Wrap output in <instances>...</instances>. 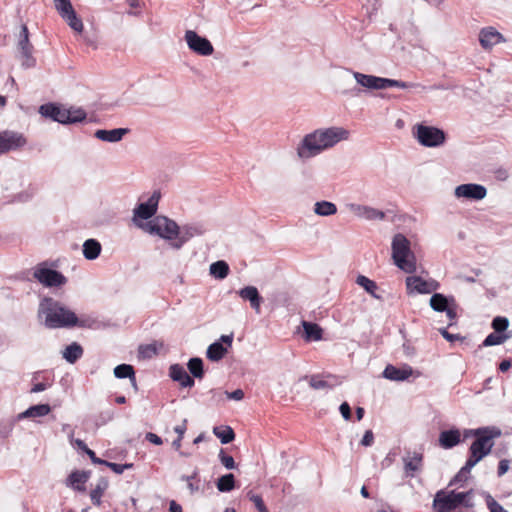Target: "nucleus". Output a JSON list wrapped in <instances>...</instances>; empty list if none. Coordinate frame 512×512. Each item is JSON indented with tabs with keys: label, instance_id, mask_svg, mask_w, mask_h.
I'll return each mask as SVG.
<instances>
[{
	"label": "nucleus",
	"instance_id": "f257e3e1",
	"mask_svg": "<svg viewBox=\"0 0 512 512\" xmlns=\"http://www.w3.org/2000/svg\"><path fill=\"white\" fill-rule=\"evenodd\" d=\"M350 132L343 127L317 129L303 137L297 147V155L305 160L319 155L341 141L347 140Z\"/></svg>",
	"mask_w": 512,
	"mask_h": 512
},
{
	"label": "nucleus",
	"instance_id": "f03ea898",
	"mask_svg": "<svg viewBox=\"0 0 512 512\" xmlns=\"http://www.w3.org/2000/svg\"><path fill=\"white\" fill-rule=\"evenodd\" d=\"M38 317L44 318V326L48 329L73 328V324L76 323V314L51 297L41 299Z\"/></svg>",
	"mask_w": 512,
	"mask_h": 512
},
{
	"label": "nucleus",
	"instance_id": "7ed1b4c3",
	"mask_svg": "<svg viewBox=\"0 0 512 512\" xmlns=\"http://www.w3.org/2000/svg\"><path fill=\"white\" fill-rule=\"evenodd\" d=\"M501 436V430L496 426H484L481 434L476 437L468 449V465L475 466L489 455L494 446V439Z\"/></svg>",
	"mask_w": 512,
	"mask_h": 512
},
{
	"label": "nucleus",
	"instance_id": "20e7f679",
	"mask_svg": "<svg viewBox=\"0 0 512 512\" xmlns=\"http://www.w3.org/2000/svg\"><path fill=\"white\" fill-rule=\"evenodd\" d=\"M392 259L394 264L408 274L416 272V256L411 250L409 239L402 233L394 235L391 244Z\"/></svg>",
	"mask_w": 512,
	"mask_h": 512
},
{
	"label": "nucleus",
	"instance_id": "39448f33",
	"mask_svg": "<svg viewBox=\"0 0 512 512\" xmlns=\"http://www.w3.org/2000/svg\"><path fill=\"white\" fill-rule=\"evenodd\" d=\"M145 232L151 235H157L167 241L171 245L178 232V224L166 216H155L149 221L139 225Z\"/></svg>",
	"mask_w": 512,
	"mask_h": 512
},
{
	"label": "nucleus",
	"instance_id": "423d86ee",
	"mask_svg": "<svg viewBox=\"0 0 512 512\" xmlns=\"http://www.w3.org/2000/svg\"><path fill=\"white\" fill-rule=\"evenodd\" d=\"M353 76L359 85L373 90H383L391 87L408 89L414 86V84L410 82L383 78L374 75L363 74L360 72H353Z\"/></svg>",
	"mask_w": 512,
	"mask_h": 512
},
{
	"label": "nucleus",
	"instance_id": "0eeeda50",
	"mask_svg": "<svg viewBox=\"0 0 512 512\" xmlns=\"http://www.w3.org/2000/svg\"><path fill=\"white\" fill-rule=\"evenodd\" d=\"M413 135L425 147H439L446 140V134L442 129L424 124L414 126Z\"/></svg>",
	"mask_w": 512,
	"mask_h": 512
},
{
	"label": "nucleus",
	"instance_id": "6e6552de",
	"mask_svg": "<svg viewBox=\"0 0 512 512\" xmlns=\"http://www.w3.org/2000/svg\"><path fill=\"white\" fill-rule=\"evenodd\" d=\"M33 277L45 287H61L67 283V278L59 271L49 267L47 261L39 263L33 272Z\"/></svg>",
	"mask_w": 512,
	"mask_h": 512
},
{
	"label": "nucleus",
	"instance_id": "1a4fd4ad",
	"mask_svg": "<svg viewBox=\"0 0 512 512\" xmlns=\"http://www.w3.org/2000/svg\"><path fill=\"white\" fill-rule=\"evenodd\" d=\"M184 38L189 49L198 55L209 56L214 52L211 42L193 30H187Z\"/></svg>",
	"mask_w": 512,
	"mask_h": 512
},
{
	"label": "nucleus",
	"instance_id": "9d476101",
	"mask_svg": "<svg viewBox=\"0 0 512 512\" xmlns=\"http://www.w3.org/2000/svg\"><path fill=\"white\" fill-rule=\"evenodd\" d=\"M27 143L23 134L12 131L4 130L0 132V155L6 154L9 151L22 148Z\"/></svg>",
	"mask_w": 512,
	"mask_h": 512
},
{
	"label": "nucleus",
	"instance_id": "9b49d317",
	"mask_svg": "<svg viewBox=\"0 0 512 512\" xmlns=\"http://www.w3.org/2000/svg\"><path fill=\"white\" fill-rule=\"evenodd\" d=\"M408 293L429 294L439 289L440 284L435 280H425L420 276H408L406 278Z\"/></svg>",
	"mask_w": 512,
	"mask_h": 512
},
{
	"label": "nucleus",
	"instance_id": "f8f14e48",
	"mask_svg": "<svg viewBox=\"0 0 512 512\" xmlns=\"http://www.w3.org/2000/svg\"><path fill=\"white\" fill-rule=\"evenodd\" d=\"M203 233L204 229L201 225L186 224L181 227L178 225V232L174 241L171 242V247L178 250L191 238L202 235Z\"/></svg>",
	"mask_w": 512,
	"mask_h": 512
},
{
	"label": "nucleus",
	"instance_id": "ddd939ff",
	"mask_svg": "<svg viewBox=\"0 0 512 512\" xmlns=\"http://www.w3.org/2000/svg\"><path fill=\"white\" fill-rule=\"evenodd\" d=\"M486 195L487 189L483 185L475 183L461 184L455 189V196L457 198L479 201L484 199Z\"/></svg>",
	"mask_w": 512,
	"mask_h": 512
},
{
	"label": "nucleus",
	"instance_id": "4468645a",
	"mask_svg": "<svg viewBox=\"0 0 512 512\" xmlns=\"http://www.w3.org/2000/svg\"><path fill=\"white\" fill-rule=\"evenodd\" d=\"M160 197V192L154 191L146 202L138 204L134 209L135 217L149 221L157 212Z\"/></svg>",
	"mask_w": 512,
	"mask_h": 512
},
{
	"label": "nucleus",
	"instance_id": "2eb2a0df",
	"mask_svg": "<svg viewBox=\"0 0 512 512\" xmlns=\"http://www.w3.org/2000/svg\"><path fill=\"white\" fill-rule=\"evenodd\" d=\"M233 342V335H222L218 341L210 344L206 356L209 360L217 362L220 361L227 353V347H230Z\"/></svg>",
	"mask_w": 512,
	"mask_h": 512
},
{
	"label": "nucleus",
	"instance_id": "dca6fc26",
	"mask_svg": "<svg viewBox=\"0 0 512 512\" xmlns=\"http://www.w3.org/2000/svg\"><path fill=\"white\" fill-rule=\"evenodd\" d=\"M343 382V377L333 374L312 375L309 380V385L316 390L332 389Z\"/></svg>",
	"mask_w": 512,
	"mask_h": 512
},
{
	"label": "nucleus",
	"instance_id": "f3484780",
	"mask_svg": "<svg viewBox=\"0 0 512 512\" xmlns=\"http://www.w3.org/2000/svg\"><path fill=\"white\" fill-rule=\"evenodd\" d=\"M504 36L494 27L482 28L479 32V42L483 49L489 50L496 44L505 42Z\"/></svg>",
	"mask_w": 512,
	"mask_h": 512
},
{
	"label": "nucleus",
	"instance_id": "a211bd4d",
	"mask_svg": "<svg viewBox=\"0 0 512 512\" xmlns=\"http://www.w3.org/2000/svg\"><path fill=\"white\" fill-rule=\"evenodd\" d=\"M54 382V376L51 371H38L32 378L31 393H38L48 389Z\"/></svg>",
	"mask_w": 512,
	"mask_h": 512
},
{
	"label": "nucleus",
	"instance_id": "6ab92c4d",
	"mask_svg": "<svg viewBox=\"0 0 512 512\" xmlns=\"http://www.w3.org/2000/svg\"><path fill=\"white\" fill-rule=\"evenodd\" d=\"M169 376L175 382H178L182 387L191 388L194 386L195 381L186 369L180 364H173L169 368Z\"/></svg>",
	"mask_w": 512,
	"mask_h": 512
},
{
	"label": "nucleus",
	"instance_id": "aec40b11",
	"mask_svg": "<svg viewBox=\"0 0 512 512\" xmlns=\"http://www.w3.org/2000/svg\"><path fill=\"white\" fill-rule=\"evenodd\" d=\"M237 293L243 300L249 301L251 308H253L257 313L260 312L263 298L255 286H245Z\"/></svg>",
	"mask_w": 512,
	"mask_h": 512
},
{
	"label": "nucleus",
	"instance_id": "412c9836",
	"mask_svg": "<svg viewBox=\"0 0 512 512\" xmlns=\"http://www.w3.org/2000/svg\"><path fill=\"white\" fill-rule=\"evenodd\" d=\"M433 508L436 512H451L456 509L449 492L443 489L435 494Z\"/></svg>",
	"mask_w": 512,
	"mask_h": 512
},
{
	"label": "nucleus",
	"instance_id": "4be33fe9",
	"mask_svg": "<svg viewBox=\"0 0 512 512\" xmlns=\"http://www.w3.org/2000/svg\"><path fill=\"white\" fill-rule=\"evenodd\" d=\"M438 441L443 449H452L461 443V432L455 427L441 431Z\"/></svg>",
	"mask_w": 512,
	"mask_h": 512
},
{
	"label": "nucleus",
	"instance_id": "5701e85b",
	"mask_svg": "<svg viewBox=\"0 0 512 512\" xmlns=\"http://www.w3.org/2000/svg\"><path fill=\"white\" fill-rule=\"evenodd\" d=\"M18 49L20 53L21 65L24 68H33L36 65V58L33 56L34 47L30 40L26 43L18 41Z\"/></svg>",
	"mask_w": 512,
	"mask_h": 512
},
{
	"label": "nucleus",
	"instance_id": "b1692460",
	"mask_svg": "<svg viewBox=\"0 0 512 512\" xmlns=\"http://www.w3.org/2000/svg\"><path fill=\"white\" fill-rule=\"evenodd\" d=\"M412 372L413 370L410 366L398 368L389 364L383 371V377L393 381H404L412 375Z\"/></svg>",
	"mask_w": 512,
	"mask_h": 512
},
{
	"label": "nucleus",
	"instance_id": "393cba45",
	"mask_svg": "<svg viewBox=\"0 0 512 512\" xmlns=\"http://www.w3.org/2000/svg\"><path fill=\"white\" fill-rule=\"evenodd\" d=\"M128 132L127 128L99 129L95 132L94 136L101 141L115 143L121 141Z\"/></svg>",
	"mask_w": 512,
	"mask_h": 512
},
{
	"label": "nucleus",
	"instance_id": "a878e982",
	"mask_svg": "<svg viewBox=\"0 0 512 512\" xmlns=\"http://www.w3.org/2000/svg\"><path fill=\"white\" fill-rule=\"evenodd\" d=\"M90 475V471L75 470L69 475L67 481L75 490L84 492L86 490L85 484L89 480Z\"/></svg>",
	"mask_w": 512,
	"mask_h": 512
},
{
	"label": "nucleus",
	"instance_id": "bb28decb",
	"mask_svg": "<svg viewBox=\"0 0 512 512\" xmlns=\"http://www.w3.org/2000/svg\"><path fill=\"white\" fill-rule=\"evenodd\" d=\"M404 469L407 477H414L416 472H419L423 466V454L415 452L412 458H403Z\"/></svg>",
	"mask_w": 512,
	"mask_h": 512
},
{
	"label": "nucleus",
	"instance_id": "cd10ccee",
	"mask_svg": "<svg viewBox=\"0 0 512 512\" xmlns=\"http://www.w3.org/2000/svg\"><path fill=\"white\" fill-rule=\"evenodd\" d=\"M456 303L453 296H446L441 293H434L430 298V306L437 312H444L452 304Z\"/></svg>",
	"mask_w": 512,
	"mask_h": 512
},
{
	"label": "nucleus",
	"instance_id": "c85d7f7f",
	"mask_svg": "<svg viewBox=\"0 0 512 512\" xmlns=\"http://www.w3.org/2000/svg\"><path fill=\"white\" fill-rule=\"evenodd\" d=\"M453 503L457 508L459 507H466L471 508L473 507L472 497H473V490H469L466 492H456L455 490L448 491Z\"/></svg>",
	"mask_w": 512,
	"mask_h": 512
},
{
	"label": "nucleus",
	"instance_id": "c756f323",
	"mask_svg": "<svg viewBox=\"0 0 512 512\" xmlns=\"http://www.w3.org/2000/svg\"><path fill=\"white\" fill-rule=\"evenodd\" d=\"M354 211L358 216L367 220H383L385 218L383 211L365 205H357Z\"/></svg>",
	"mask_w": 512,
	"mask_h": 512
},
{
	"label": "nucleus",
	"instance_id": "7c9ffc66",
	"mask_svg": "<svg viewBox=\"0 0 512 512\" xmlns=\"http://www.w3.org/2000/svg\"><path fill=\"white\" fill-rule=\"evenodd\" d=\"M102 251L100 242L96 239H87L83 243V255L87 260H95Z\"/></svg>",
	"mask_w": 512,
	"mask_h": 512
},
{
	"label": "nucleus",
	"instance_id": "2f4dec72",
	"mask_svg": "<svg viewBox=\"0 0 512 512\" xmlns=\"http://www.w3.org/2000/svg\"><path fill=\"white\" fill-rule=\"evenodd\" d=\"M51 407L48 404H37L29 407L18 415V419L43 417L50 413Z\"/></svg>",
	"mask_w": 512,
	"mask_h": 512
},
{
	"label": "nucleus",
	"instance_id": "473e14b6",
	"mask_svg": "<svg viewBox=\"0 0 512 512\" xmlns=\"http://www.w3.org/2000/svg\"><path fill=\"white\" fill-rule=\"evenodd\" d=\"M83 353V347L79 343L73 342L64 349L63 358L68 363L74 364L83 356Z\"/></svg>",
	"mask_w": 512,
	"mask_h": 512
},
{
	"label": "nucleus",
	"instance_id": "72a5a7b5",
	"mask_svg": "<svg viewBox=\"0 0 512 512\" xmlns=\"http://www.w3.org/2000/svg\"><path fill=\"white\" fill-rule=\"evenodd\" d=\"M304 336L308 341H318L322 339L323 330L317 324L313 322H303Z\"/></svg>",
	"mask_w": 512,
	"mask_h": 512
},
{
	"label": "nucleus",
	"instance_id": "f704fd0d",
	"mask_svg": "<svg viewBox=\"0 0 512 512\" xmlns=\"http://www.w3.org/2000/svg\"><path fill=\"white\" fill-rule=\"evenodd\" d=\"M108 480L104 477L100 478L97 485L94 489L90 492V498L92 501V504L99 507L102 504L101 498L108 488Z\"/></svg>",
	"mask_w": 512,
	"mask_h": 512
},
{
	"label": "nucleus",
	"instance_id": "c9c22d12",
	"mask_svg": "<svg viewBox=\"0 0 512 512\" xmlns=\"http://www.w3.org/2000/svg\"><path fill=\"white\" fill-rule=\"evenodd\" d=\"M213 433L222 444H228L235 439V432L230 426H216Z\"/></svg>",
	"mask_w": 512,
	"mask_h": 512
},
{
	"label": "nucleus",
	"instance_id": "e433bc0d",
	"mask_svg": "<svg viewBox=\"0 0 512 512\" xmlns=\"http://www.w3.org/2000/svg\"><path fill=\"white\" fill-rule=\"evenodd\" d=\"M230 271L229 265L223 260L216 261L210 265V274L216 279H224Z\"/></svg>",
	"mask_w": 512,
	"mask_h": 512
},
{
	"label": "nucleus",
	"instance_id": "4c0bfd02",
	"mask_svg": "<svg viewBox=\"0 0 512 512\" xmlns=\"http://www.w3.org/2000/svg\"><path fill=\"white\" fill-rule=\"evenodd\" d=\"M163 347L162 343H151L146 345H140L138 349L139 357L143 359H151L158 355L159 350Z\"/></svg>",
	"mask_w": 512,
	"mask_h": 512
},
{
	"label": "nucleus",
	"instance_id": "58836bf2",
	"mask_svg": "<svg viewBox=\"0 0 512 512\" xmlns=\"http://www.w3.org/2000/svg\"><path fill=\"white\" fill-rule=\"evenodd\" d=\"M314 212L319 216H331L337 213V207L329 201H319L314 205Z\"/></svg>",
	"mask_w": 512,
	"mask_h": 512
},
{
	"label": "nucleus",
	"instance_id": "ea45409f",
	"mask_svg": "<svg viewBox=\"0 0 512 512\" xmlns=\"http://www.w3.org/2000/svg\"><path fill=\"white\" fill-rule=\"evenodd\" d=\"M235 477L232 473L225 474L218 478L216 487L220 492H230L235 488Z\"/></svg>",
	"mask_w": 512,
	"mask_h": 512
},
{
	"label": "nucleus",
	"instance_id": "a19ab883",
	"mask_svg": "<svg viewBox=\"0 0 512 512\" xmlns=\"http://www.w3.org/2000/svg\"><path fill=\"white\" fill-rule=\"evenodd\" d=\"M189 372L192 374L191 377L202 379L204 377V363L201 358H191L187 364Z\"/></svg>",
	"mask_w": 512,
	"mask_h": 512
},
{
	"label": "nucleus",
	"instance_id": "79ce46f5",
	"mask_svg": "<svg viewBox=\"0 0 512 512\" xmlns=\"http://www.w3.org/2000/svg\"><path fill=\"white\" fill-rule=\"evenodd\" d=\"M356 283L359 286H361L371 296H373L376 299H380V296H378L376 294V290L378 289V286L375 281L369 279L368 277H366L364 275H359L356 278Z\"/></svg>",
	"mask_w": 512,
	"mask_h": 512
},
{
	"label": "nucleus",
	"instance_id": "37998d69",
	"mask_svg": "<svg viewBox=\"0 0 512 512\" xmlns=\"http://www.w3.org/2000/svg\"><path fill=\"white\" fill-rule=\"evenodd\" d=\"M67 24L76 32H82L83 31V22L82 20L77 16L74 9H71V11L64 13L60 15Z\"/></svg>",
	"mask_w": 512,
	"mask_h": 512
},
{
	"label": "nucleus",
	"instance_id": "c03bdc74",
	"mask_svg": "<svg viewBox=\"0 0 512 512\" xmlns=\"http://www.w3.org/2000/svg\"><path fill=\"white\" fill-rule=\"evenodd\" d=\"M181 480L185 481L187 483V487L190 490L191 494L198 492L201 488V486H200L201 480H200V475H199L198 469H195L193 471V473L189 476L183 475L181 477Z\"/></svg>",
	"mask_w": 512,
	"mask_h": 512
},
{
	"label": "nucleus",
	"instance_id": "a18cd8bd",
	"mask_svg": "<svg viewBox=\"0 0 512 512\" xmlns=\"http://www.w3.org/2000/svg\"><path fill=\"white\" fill-rule=\"evenodd\" d=\"M135 369L130 364H119L114 368V375L116 378L134 380Z\"/></svg>",
	"mask_w": 512,
	"mask_h": 512
},
{
	"label": "nucleus",
	"instance_id": "49530a36",
	"mask_svg": "<svg viewBox=\"0 0 512 512\" xmlns=\"http://www.w3.org/2000/svg\"><path fill=\"white\" fill-rule=\"evenodd\" d=\"M474 464L468 465V460H466L464 466L458 471V473L450 480L449 486H455L460 482H465L470 474L471 469L474 467Z\"/></svg>",
	"mask_w": 512,
	"mask_h": 512
},
{
	"label": "nucleus",
	"instance_id": "de8ad7c7",
	"mask_svg": "<svg viewBox=\"0 0 512 512\" xmlns=\"http://www.w3.org/2000/svg\"><path fill=\"white\" fill-rule=\"evenodd\" d=\"M59 105L54 103L43 104L39 108V112L42 116L52 119L57 122L59 114Z\"/></svg>",
	"mask_w": 512,
	"mask_h": 512
},
{
	"label": "nucleus",
	"instance_id": "09e8293b",
	"mask_svg": "<svg viewBox=\"0 0 512 512\" xmlns=\"http://www.w3.org/2000/svg\"><path fill=\"white\" fill-rule=\"evenodd\" d=\"M59 105L54 103L43 104L39 108V112L42 116L52 119L57 122L59 114Z\"/></svg>",
	"mask_w": 512,
	"mask_h": 512
},
{
	"label": "nucleus",
	"instance_id": "8fccbe9b",
	"mask_svg": "<svg viewBox=\"0 0 512 512\" xmlns=\"http://www.w3.org/2000/svg\"><path fill=\"white\" fill-rule=\"evenodd\" d=\"M509 337H510V335H508V334H499L496 332H492L489 335H487V337L484 339L483 346L488 347V346L500 345V344L504 343Z\"/></svg>",
	"mask_w": 512,
	"mask_h": 512
},
{
	"label": "nucleus",
	"instance_id": "3c124183",
	"mask_svg": "<svg viewBox=\"0 0 512 512\" xmlns=\"http://www.w3.org/2000/svg\"><path fill=\"white\" fill-rule=\"evenodd\" d=\"M491 326L494 332L499 334H505L504 332L507 330L509 326V321L506 317L496 316L491 323Z\"/></svg>",
	"mask_w": 512,
	"mask_h": 512
},
{
	"label": "nucleus",
	"instance_id": "603ef678",
	"mask_svg": "<svg viewBox=\"0 0 512 512\" xmlns=\"http://www.w3.org/2000/svg\"><path fill=\"white\" fill-rule=\"evenodd\" d=\"M76 323L73 324V327H80V328H95L97 324V320L91 316L83 315L78 317L76 315Z\"/></svg>",
	"mask_w": 512,
	"mask_h": 512
},
{
	"label": "nucleus",
	"instance_id": "864d4df0",
	"mask_svg": "<svg viewBox=\"0 0 512 512\" xmlns=\"http://www.w3.org/2000/svg\"><path fill=\"white\" fill-rule=\"evenodd\" d=\"M69 124H76L85 121L87 113L82 108H69Z\"/></svg>",
	"mask_w": 512,
	"mask_h": 512
},
{
	"label": "nucleus",
	"instance_id": "5fc2aeb1",
	"mask_svg": "<svg viewBox=\"0 0 512 512\" xmlns=\"http://www.w3.org/2000/svg\"><path fill=\"white\" fill-rule=\"evenodd\" d=\"M126 3L130 7V9L127 11V14L131 16H140L141 10L145 6L143 0H126Z\"/></svg>",
	"mask_w": 512,
	"mask_h": 512
},
{
	"label": "nucleus",
	"instance_id": "6e6d98bb",
	"mask_svg": "<svg viewBox=\"0 0 512 512\" xmlns=\"http://www.w3.org/2000/svg\"><path fill=\"white\" fill-rule=\"evenodd\" d=\"M247 497L250 501H252L255 505V508L258 510V512H269L268 508L266 507L263 498L258 495L254 494L252 491H249L247 493Z\"/></svg>",
	"mask_w": 512,
	"mask_h": 512
},
{
	"label": "nucleus",
	"instance_id": "4d7b16f0",
	"mask_svg": "<svg viewBox=\"0 0 512 512\" xmlns=\"http://www.w3.org/2000/svg\"><path fill=\"white\" fill-rule=\"evenodd\" d=\"M219 459L222 465L227 469H234L236 467L234 458L231 455L226 454L224 449H220Z\"/></svg>",
	"mask_w": 512,
	"mask_h": 512
},
{
	"label": "nucleus",
	"instance_id": "13d9d810",
	"mask_svg": "<svg viewBox=\"0 0 512 512\" xmlns=\"http://www.w3.org/2000/svg\"><path fill=\"white\" fill-rule=\"evenodd\" d=\"M55 3V8L58 11L59 15L67 13L74 9L70 0H53Z\"/></svg>",
	"mask_w": 512,
	"mask_h": 512
},
{
	"label": "nucleus",
	"instance_id": "bf43d9fd",
	"mask_svg": "<svg viewBox=\"0 0 512 512\" xmlns=\"http://www.w3.org/2000/svg\"><path fill=\"white\" fill-rule=\"evenodd\" d=\"M105 466L109 467L116 474H122L126 469L133 468V463L118 464L107 461Z\"/></svg>",
	"mask_w": 512,
	"mask_h": 512
},
{
	"label": "nucleus",
	"instance_id": "052dcab7",
	"mask_svg": "<svg viewBox=\"0 0 512 512\" xmlns=\"http://www.w3.org/2000/svg\"><path fill=\"white\" fill-rule=\"evenodd\" d=\"M486 504L490 512H508L490 495L486 498Z\"/></svg>",
	"mask_w": 512,
	"mask_h": 512
},
{
	"label": "nucleus",
	"instance_id": "680f3d73",
	"mask_svg": "<svg viewBox=\"0 0 512 512\" xmlns=\"http://www.w3.org/2000/svg\"><path fill=\"white\" fill-rule=\"evenodd\" d=\"M339 411L345 420H347V421L351 420V418H352L351 407L347 402H343L340 405Z\"/></svg>",
	"mask_w": 512,
	"mask_h": 512
},
{
	"label": "nucleus",
	"instance_id": "e2e57ef3",
	"mask_svg": "<svg viewBox=\"0 0 512 512\" xmlns=\"http://www.w3.org/2000/svg\"><path fill=\"white\" fill-rule=\"evenodd\" d=\"M439 332L443 336V338H445L447 341L451 343L462 339V337L459 334L449 333L446 328H440Z\"/></svg>",
	"mask_w": 512,
	"mask_h": 512
},
{
	"label": "nucleus",
	"instance_id": "0e129e2a",
	"mask_svg": "<svg viewBox=\"0 0 512 512\" xmlns=\"http://www.w3.org/2000/svg\"><path fill=\"white\" fill-rule=\"evenodd\" d=\"M483 431V427H479V428H476V429H464L463 430V438L464 439H468V438H476L478 437L481 432Z\"/></svg>",
	"mask_w": 512,
	"mask_h": 512
},
{
	"label": "nucleus",
	"instance_id": "69168bd1",
	"mask_svg": "<svg viewBox=\"0 0 512 512\" xmlns=\"http://www.w3.org/2000/svg\"><path fill=\"white\" fill-rule=\"evenodd\" d=\"M69 115H70V112L68 109L59 107V114H58L57 122H59L61 124H69Z\"/></svg>",
	"mask_w": 512,
	"mask_h": 512
},
{
	"label": "nucleus",
	"instance_id": "338daca9",
	"mask_svg": "<svg viewBox=\"0 0 512 512\" xmlns=\"http://www.w3.org/2000/svg\"><path fill=\"white\" fill-rule=\"evenodd\" d=\"M510 461L502 459L498 463L497 475L498 477L503 476L509 470Z\"/></svg>",
	"mask_w": 512,
	"mask_h": 512
},
{
	"label": "nucleus",
	"instance_id": "774afa93",
	"mask_svg": "<svg viewBox=\"0 0 512 512\" xmlns=\"http://www.w3.org/2000/svg\"><path fill=\"white\" fill-rule=\"evenodd\" d=\"M494 176L498 181H506L509 177L507 169L499 167L494 171Z\"/></svg>",
	"mask_w": 512,
	"mask_h": 512
}]
</instances>
